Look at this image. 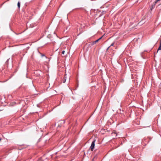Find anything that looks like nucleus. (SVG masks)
Masks as SVG:
<instances>
[{
	"label": "nucleus",
	"mask_w": 161,
	"mask_h": 161,
	"mask_svg": "<svg viewBox=\"0 0 161 161\" xmlns=\"http://www.w3.org/2000/svg\"><path fill=\"white\" fill-rule=\"evenodd\" d=\"M27 4V3H25V4L26 5Z\"/></svg>",
	"instance_id": "nucleus-19"
},
{
	"label": "nucleus",
	"mask_w": 161,
	"mask_h": 161,
	"mask_svg": "<svg viewBox=\"0 0 161 161\" xmlns=\"http://www.w3.org/2000/svg\"><path fill=\"white\" fill-rule=\"evenodd\" d=\"M37 75H40V74H38Z\"/></svg>",
	"instance_id": "nucleus-18"
},
{
	"label": "nucleus",
	"mask_w": 161,
	"mask_h": 161,
	"mask_svg": "<svg viewBox=\"0 0 161 161\" xmlns=\"http://www.w3.org/2000/svg\"><path fill=\"white\" fill-rule=\"evenodd\" d=\"M111 134L113 136H116L117 135V133L115 131L111 133Z\"/></svg>",
	"instance_id": "nucleus-5"
},
{
	"label": "nucleus",
	"mask_w": 161,
	"mask_h": 161,
	"mask_svg": "<svg viewBox=\"0 0 161 161\" xmlns=\"http://www.w3.org/2000/svg\"><path fill=\"white\" fill-rule=\"evenodd\" d=\"M103 37V36L100 37V38H99L97 40H96L93 41L92 42L93 44H96V43L100 39H101Z\"/></svg>",
	"instance_id": "nucleus-3"
},
{
	"label": "nucleus",
	"mask_w": 161,
	"mask_h": 161,
	"mask_svg": "<svg viewBox=\"0 0 161 161\" xmlns=\"http://www.w3.org/2000/svg\"><path fill=\"white\" fill-rule=\"evenodd\" d=\"M158 2H157L156 1L154 2L153 6H155L156 4Z\"/></svg>",
	"instance_id": "nucleus-8"
},
{
	"label": "nucleus",
	"mask_w": 161,
	"mask_h": 161,
	"mask_svg": "<svg viewBox=\"0 0 161 161\" xmlns=\"http://www.w3.org/2000/svg\"><path fill=\"white\" fill-rule=\"evenodd\" d=\"M66 79H67L66 75H64V78L62 80L63 82L64 83H65L66 82Z\"/></svg>",
	"instance_id": "nucleus-4"
},
{
	"label": "nucleus",
	"mask_w": 161,
	"mask_h": 161,
	"mask_svg": "<svg viewBox=\"0 0 161 161\" xmlns=\"http://www.w3.org/2000/svg\"><path fill=\"white\" fill-rule=\"evenodd\" d=\"M96 140L95 139H94L92 142L91 145L90 146V148L91 151H92L94 148L95 146V142H96Z\"/></svg>",
	"instance_id": "nucleus-1"
},
{
	"label": "nucleus",
	"mask_w": 161,
	"mask_h": 161,
	"mask_svg": "<svg viewBox=\"0 0 161 161\" xmlns=\"http://www.w3.org/2000/svg\"><path fill=\"white\" fill-rule=\"evenodd\" d=\"M153 4L151 7V10H152L153 8L155 6H153Z\"/></svg>",
	"instance_id": "nucleus-11"
},
{
	"label": "nucleus",
	"mask_w": 161,
	"mask_h": 161,
	"mask_svg": "<svg viewBox=\"0 0 161 161\" xmlns=\"http://www.w3.org/2000/svg\"><path fill=\"white\" fill-rule=\"evenodd\" d=\"M37 72H38L37 71H36V73ZM36 74H37L36 73Z\"/></svg>",
	"instance_id": "nucleus-17"
},
{
	"label": "nucleus",
	"mask_w": 161,
	"mask_h": 161,
	"mask_svg": "<svg viewBox=\"0 0 161 161\" xmlns=\"http://www.w3.org/2000/svg\"><path fill=\"white\" fill-rule=\"evenodd\" d=\"M17 6H18V8L19 9L20 7V2H19V1L18 3Z\"/></svg>",
	"instance_id": "nucleus-7"
},
{
	"label": "nucleus",
	"mask_w": 161,
	"mask_h": 161,
	"mask_svg": "<svg viewBox=\"0 0 161 161\" xmlns=\"http://www.w3.org/2000/svg\"><path fill=\"white\" fill-rule=\"evenodd\" d=\"M119 146V145L118 146L116 147H115V148H117V147H118Z\"/></svg>",
	"instance_id": "nucleus-16"
},
{
	"label": "nucleus",
	"mask_w": 161,
	"mask_h": 161,
	"mask_svg": "<svg viewBox=\"0 0 161 161\" xmlns=\"http://www.w3.org/2000/svg\"><path fill=\"white\" fill-rule=\"evenodd\" d=\"M94 158L92 159V161H94Z\"/></svg>",
	"instance_id": "nucleus-15"
},
{
	"label": "nucleus",
	"mask_w": 161,
	"mask_h": 161,
	"mask_svg": "<svg viewBox=\"0 0 161 161\" xmlns=\"http://www.w3.org/2000/svg\"><path fill=\"white\" fill-rule=\"evenodd\" d=\"M160 0H156V1L157 2H158V1H160Z\"/></svg>",
	"instance_id": "nucleus-14"
},
{
	"label": "nucleus",
	"mask_w": 161,
	"mask_h": 161,
	"mask_svg": "<svg viewBox=\"0 0 161 161\" xmlns=\"http://www.w3.org/2000/svg\"><path fill=\"white\" fill-rule=\"evenodd\" d=\"M151 140V138L150 137H148L146 139L145 138H144L142 140V142H144V141H145V142L146 143H145V144H147L148 143L149 141Z\"/></svg>",
	"instance_id": "nucleus-2"
},
{
	"label": "nucleus",
	"mask_w": 161,
	"mask_h": 161,
	"mask_svg": "<svg viewBox=\"0 0 161 161\" xmlns=\"http://www.w3.org/2000/svg\"><path fill=\"white\" fill-rule=\"evenodd\" d=\"M161 50V42H160V46L158 47V50H157V52H158V51L159 50Z\"/></svg>",
	"instance_id": "nucleus-6"
},
{
	"label": "nucleus",
	"mask_w": 161,
	"mask_h": 161,
	"mask_svg": "<svg viewBox=\"0 0 161 161\" xmlns=\"http://www.w3.org/2000/svg\"><path fill=\"white\" fill-rule=\"evenodd\" d=\"M64 53H65V51L64 50L62 52V53L63 54H64Z\"/></svg>",
	"instance_id": "nucleus-12"
},
{
	"label": "nucleus",
	"mask_w": 161,
	"mask_h": 161,
	"mask_svg": "<svg viewBox=\"0 0 161 161\" xmlns=\"http://www.w3.org/2000/svg\"><path fill=\"white\" fill-rule=\"evenodd\" d=\"M106 12L105 11H103L101 12V14H104L106 13Z\"/></svg>",
	"instance_id": "nucleus-9"
},
{
	"label": "nucleus",
	"mask_w": 161,
	"mask_h": 161,
	"mask_svg": "<svg viewBox=\"0 0 161 161\" xmlns=\"http://www.w3.org/2000/svg\"><path fill=\"white\" fill-rule=\"evenodd\" d=\"M44 56V55H42V56Z\"/></svg>",
	"instance_id": "nucleus-20"
},
{
	"label": "nucleus",
	"mask_w": 161,
	"mask_h": 161,
	"mask_svg": "<svg viewBox=\"0 0 161 161\" xmlns=\"http://www.w3.org/2000/svg\"><path fill=\"white\" fill-rule=\"evenodd\" d=\"M114 42H113L111 44V45H110V47H111V46H113L114 44Z\"/></svg>",
	"instance_id": "nucleus-10"
},
{
	"label": "nucleus",
	"mask_w": 161,
	"mask_h": 161,
	"mask_svg": "<svg viewBox=\"0 0 161 161\" xmlns=\"http://www.w3.org/2000/svg\"><path fill=\"white\" fill-rule=\"evenodd\" d=\"M110 47V46L108 47V48L107 49V51H108V50L109 49V48Z\"/></svg>",
	"instance_id": "nucleus-13"
}]
</instances>
